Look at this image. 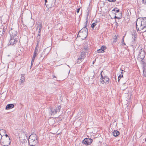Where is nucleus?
I'll use <instances>...</instances> for the list:
<instances>
[{
  "label": "nucleus",
  "instance_id": "obj_1",
  "mask_svg": "<svg viewBox=\"0 0 146 146\" xmlns=\"http://www.w3.org/2000/svg\"><path fill=\"white\" fill-rule=\"evenodd\" d=\"M87 23L88 21H86L85 22L86 25L79 31L77 35V37H81L83 40L85 39L88 35V29L86 27Z\"/></svg>",
  "mask_w": 146,
  "mask_h": 146
},
{
  "label": "nucleus",
  "instance_id": "obj_2",
  "mask_svg": "<svg viewBox=\"0 0 146 146\" xmlns=\"http://www.w3.org/2000/svg\"><path fill=\"white\" fill-rule=\"evenodd\" d=\"M61 108V107L60 105L56 106L55 107H50L49 109V114L51 116H53L57 113L58 112H60Z\"/></svg>",
  "mask_w": 146,
  "mask_h": 146
},
{
  "label": "nucleus",
  "instance_id": "obj_3",
  "mask_svg": "<svg viewBox=\"0 0 146 146\" xmlns=\"http://www.w3.org/2000/svg\"><path fill=\"white\" fill-rule=\"evenodd\" d=\"M10 37L18 38V34L15 28H11L9 31Z\"/></svg>",
  "mask_w": 146,
  "mask_h": 146
},
{
  "label": "nucleus",
  "instance_id": "obj_4",
  "mask_svg": "<svg viewBox=\"0 0 146 146\" xmlns=\"http://www.w3.org/2000/svg\"><path fill=\"white\" fill-rule=\"evenodd\" d=\"M18 38L10 37V39L8 44V46H15L17 41Z\"/></svg>",
  "mask_w": 146,
  "mask_h": 146
},
{
  "label": "nucleus",
  "instance_id": "obj_5",
  "mask_svg": "<svg viewBox=\"0 0 146 146\" xmlns=\"http://www.w3.org/2000/svg\"><path fill=\"white\" fill-rule=\"evenodd\" d=\"M145 52L144 50V49L141 48L140 49L139 51V53L138 55V60H143L145 57Z\"/></svg>",
  "mask_w": 146,
  "mask_h": 146
},
{
  "label": "nucleus",
  "instance_id": "obj_6",
  "mask_svg": "<svg viewBox=\"0 0 146 146\" xmlns=\"http://www.w3.org/2000/svg\"><path fill=\"white\" fill-rule=\"evenodd\" d=\"M101 78L100 80V81L103 84H104V83L106 84H107L109 83V78L107 76H104L103 77L102 75V73H101Z\"/></svg>",
  "mask_w": 146,
  "mask_h": 146
},
{
  "label": "nucleus",
  "instance_id": "obj_7",
  "mask_svg": "<svg viewBox=\"0 0 146 146\" xmlns=\"http://www.w3.org/2000/svg\"><path fill=\"white\" fill-rule=\"evenodd\" d=\"M1 143H2L3 144H6L9 145L11 143L9 137V138H5L4 139H3L1 138Z\"/></svg>",
  "mask_w": 146,
  "mask_h": 146
},
{
  "label": "nucleus",
  "instance_id": "obj_8",
  "mask_svg": "<svg viewBox=\"0 0 146 146\" xmlns=\"http://www.w3.org/2000/svg\"><path fill=\"white\" fill-rule=\"evenodd\" d=\"M93 141L92 139L90 138H86L82 141V143L86 145H90Z\"/></svg>",
  "mask_w": 146,
  "mask_h": 146
},
{
  "label": "nucleus",
  "instance_id": "obj_9",
  "mask_svg": "<svg viewBox=\"0 0 146 146\" xmlns=\"http://www.w3.org/2000/svg\"><path fill=\"white\" fill-rule=\"evenodd\" d=\"M38 141L35 140L33 141L32 140H29V145L31 146H38Z\"/></svg>",
  "mask_w": 146,
  "mask_h": 146
},
{
  "label": "nucleus",
  "instance_id": "obj_10",
  "mask_svg": "<svg viewBox=\"0 0 146 146\" xmlns=\"http://www.w3.org/2000/svg\"><path fill=\"white\" fill-rule=\"evenodd\" d=\"M139 25H140V24H139ZM138 25L137 23L136 24V30L137 32L140 31L141 30L143 31L144 29L146 27L144 25L142 24L141 23L140 25H139V27H138Z\"/></svg>",
  "mask_w": 146,
  "mask_h": 146
},
{
  "label": "nucleus",
  "instance_id": "obj_11",
  "mask_svg": "<svg viewBox=\"0 0 146 146\" xmlns=\"http://www.w3.org/2000/svg\"><path fill=\"white\" fill-rule=\"evenodd\" d=\"M32 140L33 141L38 140L36 134H32L29 136V140Z\"/></svg>",
  "mask_w": 146,
  "mask_h": 146
},
{
  "label": "nucleus",
  "instance_id": "obj_12",
  "mask_svg": "<svg viewBox=\"0 0 146 146\" xmlns=\"http://www.w3.org/2000/svg\"><path fill=\"white\" fill-rule=\"evenodd\" d=\"M56 0H49V2L51 3V5L49 7H51L52 6L54 7L56 5Z\"/></svg>",
  "mask_w": 146,
  "mask_h": 146
},
{
  "label": "nucleus",
  "instance_id": "obj_13",
  "mask_svg": "<svg viewBox=\"0 0 146 146\" xmlns=\"http://www.w3.org/2000/svg\"><path fill=\"white\" fill-rule=\"evenodd\" d=\"M119 132L117 130H114L113 132L112 133V134L115 137H117L119 135Z\"/></svg>",
  "mask_w": 146,
  "mask_h": 146
},
{
  "label": "nucleus",
  "instance_id": "obj_14",
  "mask_svg": "<svg viewBox=\"0 0 146 146\" xmlns=\"http://www.w3.org/2000/svg\"><path fill=\"white\" fill-rule=\"evenodd\" d=\"M14 105L13 104H10L7 105L5 109L8 110L13 108Z\"/></svg>",
  "mask_w": 146,
  "mask_h": 146
},
{
  "label": "nucleus",
  "instance_id": "obj_15",
  "mask_svg": "<svg viewBox=\"0 0 146 146\" xmlns=\"http://www.w3.org/2000/svg\"><path fill=\"white\" fill-rule=\"evenodd\" d=\"M87 53V51H83L81 53L80 57L84 59L86 57V55Z\"/></svg>",
  "mask_w": 146,
  "mask_h": 146
},
{
  "label": "nucleus",
  "instance_id": "obj_16",
  "mask_svg": "<svg viewBox=\"0 0 146 146\" xmlns=\"http://www.w3.org/2000/svg\"><path fill=\"white\" fill-rule=\"evenodd\" d=\"M89 48H88V43H84V48L83 49V50L84 51L85 50L86 51H87L88 50Z\"/></svg>",
  "mask_w": 146,
  "mask_h": 146
},
{
  "label": "nucleus",
  "instance_id": "obj_17",
  "mask_svg": "<svg viewBox=\"0 0 146 146\" xmlns=\"http://www.w3.org/2000/svg\"><path fill=\"white\" fill-rule=\"evenodd\" d=\"M38 26L37 27V28H39V30L38 31V34H40V35H41L40 34V32L41 31L42 29V24L40 23H38Z\"/></svg>",
  "mask_w": 146,
  "mask_h": 146
},
{
  "label": "nucleus",
  "instance_id": "obj_18",
  "mask_svg": "<svg viewBox=\"0 0 146 146\" xmlns=\"http://www.w3.org/2000/svg\"><path fill=\"white\" fill-rule=\"evenodd\" d=\"M50 50H49L48 49H45L43 51V52H42V54H44V55H47L48 53H49Z\"/></svg>",
  "mask_w": 146,
  "mask_h": 146
},
{
  "label": "nucleus",
  "instance_id": "obj_19",
  "mask_svg": "<svg viewBox=\"0 0 146 146\" xmlns=\"http://www.w3.org/2000/svg\"><path fill=\"white\" fill-rule=\"evenodd\" d=\"M141 23L146 27V18H144L141 21Z\"/></svg>",
  "mask_w": 146,
  "mask_h": 146
},
{
  "label": "nucleus",
  "instance_id": "obj_20",
  "mask_svg": "<svg viewBox=\"0 0 146 146\" xmlns=\"http://www.w3.org/2000/svg\"><path fill=\"white\" fill-rule=\"evenodd\" d=\"M21 78L20 79V82L21 83H22L24 82L25 80V78L24 76V74H21Z\"/></svg>",
  "mask_w": 146,
  "mask_h": 146
},
{
  "label": "nucleus",
  "instance_id": "obj_21",
  "mask_svg": "<svg viewBox=\"0 0 146 146\" xmlns=\"http://www.w3.org/2000/svg\"><path fill=\"white\" fill-rule=\"evenodd\" d=\"M40 34H38L36 37L37 44H39V42L40 40Z\"/></svg>",
  "mask_w": 146,
  "mask_h": 146
},
{
  "label": "nucleus",
  "instance_id": "obj_22",
  "mask_svg": "<svg viewBox=\"0 0 146 146\" xmlns=\"http://www.w3.org/2000/svg\"><path fill=\"white\" fill-rule=\"evenodd\" d=\"M84 59L79 56L77 60V62L78 63H80L82 62Z\"/></svg>",
  "mask_w": 146,
  "mask_h": 146
},
{
  "label": "nucleus",
  "instance_id": "obj_23",
  "mask_svg": "<svg viewBox=\"0 0 146 146\" xmlns=\"http://www.w3.org/2000/svg\"><path fill=\"white\" fill-rule=\"evenodd\" d=\"M118 37V35H115V36H114L113 38V42H116L117 40V37Z\"/></svg>",
  "mask_w": 146,
  "mask_h": 146
},
{
  "label": "nucleus",
  "instance_id": "obj_24",
  "mask_svg": "<svg viewBox=\"0 0 146 146\" xmlns=\"http://www.w3.org/2000/svg\"><path fill=\"white\" fill-rule=\"evenodd\" d=\"M7 27L6 26H5L3 28V29H2L1 28L0 29V31H3V32H5L7 30Z\"/></svg>",
  "mask_w": 146,
  "mask_h": 146
},
{
  "label": "nucleus",
  "instance_id": "obj_25",
  "mask_svg": "<svg viewBox=\"0 0 146 146\" xmlns=\"http://www.w3.org/2000/svg\"><path fill=\"white\" fill-rule=\"evenodd\" d=\"M39 44H37L36 46V47L35 48V49L34 50V52H38V47Z\"/></svg>",
  "mask_w": 146,
  "mask_h": 146
},
{
  "label": "nucleus",
  "instance_id": "obj_26",
  "mask_svg": "<svg viewBox=\"0 0 146 146\" xmlns=\"http://www.w3.org/2000/svg\"><path fill=\"white\" fill-rule=\"evenodd\" d=\"M124 36H123L122 39V41L121 42V43H122V45L123 46H124V45H126V44L124 42Z\"/></svg>",
  "mask_w": 146,
  "mask_h": 146
},
{
  "label": "nucleus",
  "instance_id": "obj_27",
  "mask_svg": "<svg viewBox=\"0 0 146 146\" xmlns=\"http://www.w3.org/2000/svg\"><path fill=\"white\" fill-rule=\"evenodd\" d=\"M106 48V47L105 46H102L101 48V49L103 51V52H104V50Z\"/></svg>",
  "mask_w": 146,
  "mask_h": 146
},
{
  "label": "nucleus",
  "instance_id": "obj_28",
  "mask_svg": "<svg viewBox=\"0 0 146 146\" xmlns=\"http://www.w3.org/2000/svg\"><path fill=\"white\" fill-rule=\"evenodd\" d=\"M143 76L144 78L146 77V70H143Z\"/></svg>",
  "mask_w": 146,
  "mask_h": 146
},
{
  "label": "nucleus",
  "instance_id": "obj_29",
  "mask_svg": "<svg viewBox=\"0 0 146 146\" xmlns=\"http://www.w3.org/2000/svg\"><path fill=\"white\" fill-rule=\"evenodd\" d=\"M123 77V75H121V74H120L118 76V82H119V81L120 80L121 78V77Z\"/></svg>",
  "mask_w": 146,
  "mask_h": 146
},
{
  "label": "nucleus",
  "instance_id": "obj_30",
  "mask_svg": "<svg viewBox=\"0 0 146 146\" xmlns=\"http://www.w3.org/2000/svg\"><path fill=\"white\" fill-rule=\"evenodd\" d=\"M143 70H146V64L144 63L143 64Z\"/></svg>",
  "mask_w": 146,
  "mask_h": 146
},
{
  "label": "nucleus",
  "instance_id": "obj_31",
  "mask_svg": "<svg viewBox=\"0 0 146 146\" xmlns=\"http://www.w3.org/2000/svg\"><path fill=\"white\" fill-rule=\"evenodd\" d=\"M96 25V24L95 23H93L92 24L91 26L92 28L94 29V28L95 26Z\"/></svg>",
  "mask_w": 146,
  "mask_h": 146
},
{
  "label": "nucleus",
  "instance_id": "obj_32",
  "mask_svg": "<svg viewBox=\"0 0 146 146\" xmlns=\"http://www.w3.org/2000/svg\"><path fill=\"white\" fill-rule=\"evenodd\" d=\"M132 38L133 40V41H135L137 39L136 36H132Z\"/></svg>",
  "mask_w": 146,
  "mask_h": 146
},
{
  "label": "nucleus",
  "instance_id": "obj_33",
  "mask_svg": "<svg viewBox=\"0 0 146 146\" xmlns=\"http://www.w3.org/2000/svg\"><path fill=\"white\" fill-rule=\"evenodd\" d=\"M132 36H136V33L135 31H133L132 33Z\"/></svg>",
  "mask_w": 146,
  "mask_h": 146
},
{
  "label": "nucleus",
  "instance_id": "obj_34",
  "mask_svg": "<svg viewBox=\"0 0 146 146\" xmlns=\"http://www.w3.org/2000/svg\"><path fill=\"white\" fill-rule=\"evenodd\" d=\"M97 52L98 53L104 52H103V51L102 50L101 48L98 50Z\"/></svg>",
  "mask_w": 146,
  "mask_h": 146
},
{
  "label": "nucleus",
  "instance_id": "obj_35",
  "mask_svg": "<svg viewBox=\"0 0 146 146\" xmlns=\"http://www.w3.org/2000/svg\"><path fill=\"white\" fill-rule=\"evenodd\" d=\"M89 10L88 11V12H87V15H86V16H87V19H88V17L89 16Z\"/></svg>",
  "mask_w": 146,
  "mask_h": 146
},
{
  "label": "nucleus",
  "instance_id": "obj_36",
  "mask_svg": "<svg viewBox=\"0 0 146 146\" xmlns=\"http://www.w3.org/2000/svg\"><path fill=\"white\" fill-rule=\"evenodd\" d=\"M142 2L143 3L146 4V0H142Z\"/></svg>",
  "mask_w": 146,
  "mask_h": 146
},
{
  "label": "nucleus",
  "instance_id": "obj_37",
  "mask_svg": "<svg viewBox=\"0 0 146 146\" xmlns=\"http://www.w3.org/2000/svg\"><path fill=\"white\" fill-rule=\"evenodd\" d=\"M108 1L109 2H114L116 0H108Z\"/></svg>",
  "mask_w": 146,
  "mask_h": 146
},
{
  "label": "nucleus",
  "instance_id": "obj_38",
  "mask_svg": "<svg viewBox=\"0 0 146 146\" xmlns=\"http://www.w3.org/2000/svg\"><path fill=\"white\" fill-rule=\"evenodd\" d=\"M1 144L2 146H8L9 145L6 144H3L1 143Z\"/></svg>",
  "mask_w": 146,
  "mask_h": 146
},
{
  "label": "nucleus",
  "instance_id": "obj_39",
  "mask_svg": "<svg viewBox=\"0 0 146 146\" xmlns=\"http://www.w3.org/2000/svg\"><path fill=\"white\" fill-rule=\"evenodd\" d=\"M35 58H34V57H33V58H32V62H34Z\"/></svg>",
  "mask_w": 146,
  "mask_h": 146
},
{
  "label": "nucleus",
  "instance_id": "obj_40",
  "mask_svg": "<svg viewBox=\"0 0 146 146\" xmlns=\"http://www.w3.org/2000/svg\"><path fill=\"white\" fill-rule=\"evenodd\" d=\"M141 60V62H142V64H144V63H145L144 62V61H143V59L142 60Z\"/></svg>",
  "mask_w": 146,
  "mask_h": 146
},
{
  "label": "nucleus",
  "instance_id": "obj_41",
  "mask_svg": "<svg viewBox=\"0 0 146 146\" xmlns=\"http://www.w3.org/2000/svg\"><path fill=\"white\" fill-rule=\"evenodd\" d=\"M121 16H120L119 17H117V19H121V16H122V14H121Z\"/></svg>",
  "mask_w": 146,
  "mask_h": 146
},
{
  "label": "nucleus",
  "instance_id": "obj_42",
  "mask_svg": "<svg viewBox=\"0 0 146 146\" xmlns=\"http://www.w3.org/2000/svg\"><path fill=\"white\" fill-rule=\"evenodd\" d=\"M80 8H78L77 9V12L78 13L80 11Z\"/></svg>",
  "mask_w": 146,
  "mask_h": 146
},
{
  "label": "nucleus",
  "instance_id": "obj_43",
  "mask_svg": "<svg viewBox=\"0 0 146 146\" xmlns=\"http://www.w3.org/2000/svg\"><path fill=\"white\" fill-rule=\"evenodd\" d=\"M45 4L46 5H46H47L46 3H47V0H45Z\"/></svg>",
  "mask_w": 146,
  "mask_h": 146
},
{
  "label": "nucleus",
  "instance_id": "obj_44",
  "mask_svg": "<svg viewBox=\"0 0 146 146\" xmlns=\"http://www.w3.org/2000/svg\"><path fill=\"white\" fill-rule=\"evenodd\" d=\"M2 31V35H4V34L5 33V32H3V31Z\"/></svg>",
  "mask_w": 146,
  "mask_h": 146
},
{
  "label": "nucleus",
  "instance_id": "obj_45",
  "mask_svg": "<svg viewBox=\"0 0 146 146\" xmlns=\"http://www.w3.org/2000/svg\"><path fill=\"white\" fill-rule=\"evenodd\" d=\"M5 136H6V138H9V137L7 134H6L5 135Z\"/></svg>",
  "mask_w": 146,
  "mask_h": 146
},
{
  "label": "nucleus",
  "instance_id": "obj_46",
  "mask_svg": "<svg viewBox=\"0 0 146 146\" xmlns=\"http://www.w3.org/2000/svg\"><path fill=\"white\" fill-rule=\"evenodd\" d=\"M145 32H146V28L145 29V30H144L143 31L141 32L142 33H144Z\"/></svg>",
  "mask_w": 146,
  "mask_h": 146
},
{
  "label": "nucleus",
  "instance_id": "obj_47",
  "mask_svg": "<svg viewBox=\"0 0 146 146\" xmlns=\"http://www.w3.org/2000/svg\"><path fill=\"white\" fill-rule=\"evenodd\" d=\"M115 11L117 13H118V12H119V9H117V10H116Z\"/></svg>",
  "mask_w": 146,
  "mask_h": 146
},
{
  "label": "nucleus",
  "instance_id": "obj_48",
  "mask_svg": "<svg viewBox=\"0 0 146 146\" xmlns=\"http://www.w3.org/2000/svg\"><path fill=\"white\" fill-rule=\"evenodd\" d=\"M34 55H35L36 56V55H37V52H34V54H33Z\"/></svg>",
  "mask_w": 146,
  "mask_h": 146
},
{
  "label": "nucleus",
  "instance_id": "obj_49",
  "mask_svg": "<svg viewBox=\"0 0 146 146\" xmlns=\"http://www.w3.org/2000/svg\"><path fill=\"white\" fill-rule=\"evenodd\" d=\"M117 9V8H115L113 9L112 10V11H116V10H115V9Z\"/></svg>",
  "mask_w": 146,
  "mask_h": 146
},
{
  "label": "nucleus",
  "instance_id": "obj_50",
  "mask_svg": "<svg viewBox=\"0 0 146 146\" xmlns=\"http://www.w3.org/2000/svg\"><path fill=\"white\" fill-rule=\"evenodd\" d=\"M24 27L25 29H26L27 28V27L26 25L24 26Z\"/></svg>",
  "mask_w": 146,
  "mask_h": 146
},
{
  "label": "nucleus",
  "instance_id": "obj_51",
  "mask_svg": "<svg viewBox=\"0 0 146 146\" xmlns=\"http://www.w3.org/2000/svg\"><path fill=\"white\" fill-rule=\"evenodd\" d=\"M53 78H54V80H55V79L54 78H56V77L54 75ZM55 80H56V79H55Z\"/></svg>",
  "mask_w": 146,
  "mask_h": 146
},
{
  "label": "nucleus",
  "instance_id": "obj_52",
  "mask_svg": "<svg viewBox=\"0 0 146 146\" xmlns=\"http://www.w3.org/2000/svg\"><path fill=\"white\" fill-rule=\"evenodd\" d=\"M36 55H34V54H33V57H34V58H35V57H36Z\"/></svg>",
  "mask_w": 146,
  "mask_h": 146
},
{
  "label": "nucleus",
  "instance_id": "obj_53",
  "mask_svg": "<svg viewBox=\"0 0 146 146\" xmlns=\"http://www.w3.org/2000/svg\"><path fill=\"white\" fill-rule=\"evenodd\" d=\"M36 55H34V54H33V57H34V58H35V57H36Z\"/></svg>",
  "mask_w": 146,
  "mask_h": 146
},
{
  "label": "nucleus",
  "instance_id": "obj_54",
  "mask_svg": "<svg viewBox=\"0 0 146 146\" xmlns=\"http://www.w3.org/2000/svg\"><path fill=\"white\" fill-rule=\"evenodd\" d=\"M121 70V71H122V72H121V74H123V70ZM123 71H124V72H125V71H124V70H123Z\"/></svg>",
  "mask_w": 146,
  "mask_h": 146
},
{
  "label": "nucleus",
  "instance_id": "obj_55",
  "mask_svg": "<svg viewBox=\"0 0 146 146\" xmlns=\"http://www.w3.org/2000/svg\"><path fill=\"white\" fill-rule=\"evenodd\" d=\"M117 17L116 16H115L114 17V18L115 19H117Z\"/></svg>",
  "mask_w": 146,
  "mask_h": 146
},
{
  "label": "nucleus",
  "instance_id": "obj_56",
  "mask_svg": "<svg viewBox=\"0 0 146 146\" xmlns=\"http://www.w3.org/2000/svg\"><path fill=\"white\" fill-rule=\"evenodd\" d=\"M115 23H116V25H117L118 24V23H117V22L116 20H115Z\"/></svg>",
  "mask_w": 146,
  "mask_h": 146
},
{
  "label": "nucleus",
  "instance_id": "obj_57",
  "mask_svg": "<svg viewBox=\"0 0 146 146\" xmlns=\"http://www.w3.org/2000/svg\"><path fill=\"white\" fill-rule=\"evenodd\" d=\"M33 64V62H31V66Z\"/></svg>",
  "mask_w": 146,
  "mask_h": 146
},
{
  "label": "nucleus",
  "instance_id": "obj_58",
  "mask_svg": "<svg viewBox=\"0 0 146 146\" xmlns=\"http://www.w3.org/2000/svg\"><path fill=\"white\" fill-rule=\"evenodd\" d=\"M21 22L22 23H23V22L22 20L21 21Z\"/></svg>",
  "mask_w": 146,
  "mask_h": 146
},
{
  "label": "nucleus",
  "instance_id": "obj_59",
  "mask_svg": "<svg viewBox=\"0 0 146 146\" xmlns=\"http://www.w3.org/2000/svg\"><path fill=\"white\" fill-rule=\"evenodd\" d=\"M115 15H117V14L115 13Z\"/></svg>",
  "mask_w": 146,
  "mask_h": 146
},
{
  "label": "nucleus",
  "instance_id": "obj_60",
  "mask_svg": "<svg viewBox=\"0 0 146 146\" xmlns=\"http://www.w3.org/2000/svg\"><path fill=\"white\" fill-rule=\"evenodd\" d=\"M94 61L93 62V64L94 63Z\"/></svg>",
  "mask_w": 146,
  "mask_h": 146
}]
</instances>
